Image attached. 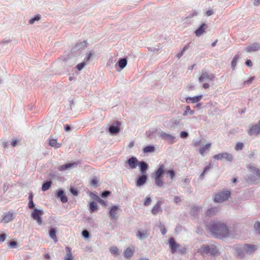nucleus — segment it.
Here are the masks:
<instances>
[{
    "instance_id": "47",
    "label": "nucleus",
    "mask_w": 260,
    "mask_h": 260,
    "mask_svg": "<svg viewBox=\"0 0 260 260\" xmlns=\"http://www.w3.org/2000/svg\"><path fill=\"white\" fill-rule=\"evenodd\" d=\"M17 242L14 241H10L8 243V246L11 248H15L17 247Z\"/></svg>"
},
{
    "instance_id": "52",
    "label": "nucleus",
    "mask_w": 260,
    "mask_h": 260,
    "mask_svg": "<svg viewBox=\"0 0 260 260\" xmlns=\"http://www.w3.org/2000/svg\"><path fill=\"white\" fill-rule=\"evenodd\" d=\"M82 235L85 238H88L89 236V233L87 230H83L82 232Z\"/></svg>"
},
{
    "instance_id": "41",
    "label": "nucleus",
    "mask_w": 260,
    "mask_h": 260,
    "mask_svg": "<svg viewBox=\"0 0 260 260\" xmlns=\"http://www.w3.org/2000/svg\"><path fill=\"white\" fill-rule=\"evenodd\" d=\"M188 48H189V45H185L183 47L182 50L180 51V52L178 53L177 54V57L178 58H180L183 55V54H184V52L186 51L187 49H188Z\"/></svg>"
},
{
    "instance_id": "35",
    "label": "nucleus",
    "mask_w": 260,
    "mask_h": 260,
    "mask_svg": "<svg viewBox=\"0 0 260 260\" xmlns=\"http://www.w3.org/2000/svg\"><path fill=\"white\" fill-rule=\"evenodd\" d=\"M110 253L114 255H118L119 254L118 248L117 247H111L110 249Z\"/></svg>"
},
{
    "instance_id": "39",
    "label": "nucleus",
    "mask_w": 260,
    "mask_h": 260,
    "mask_svg": "<svg viewBox=\"0 0 260 260\" xmlns=\"http://www.w3.org/2000/svg\"><path fill=\"white\" fill-rule=\"evenodd\" d=\"M238 58H239V56L238 55H236L234 57V58L231 62V66H232V68L233 70L235 69L236 66V64H237V61H238Z\"/></svg>"
},
{
    "instance_id": "2",
    "label": "nucleus",
    "mask_w": 260,
    "mask_h": 260,
    "mask_svg": "<svg viewBox=\"0 0 260 260\" xmlns=\"http://www.w3.org/2000/svg\"><path fill=\"white\" fill-rule=\"evenodd\" d=\"M236 257L238 258H244L247 254L253 252L256 247L255 245L245 244L243 245H237L235 246Z\"/></svg>"
},
{
    "instance_id": "13",
    "label": "nucleus",
    "mask_w": 260,
    "mask_h": 260,
    "mask_svg": "<svg viewBox=\"0 0 260 260\" xmlns=\"http://www.w3.org/2000/svg\"><path fill=\"white\" fill-rule=\"evenodd\" d=\"M120 210V208L118 206L116 205L112 206L110 209L109 211V214L110 217L113 219H116L117 217L116 215L118 212Z\"/></svg>"
},
{
    "instance_id": "36",
    "label": "nucleus",
    "mask_w": 260,
    "mask_h": 260,
    "mask_svg": "<svg viewBox=\"0 0 260 260\" xmlns=\"http://www.w3.org/2000/svg\"><path fill=\"white\" fill-rule=\"evenodd\" d=\"M155 148L153 146H147L143 149L144 153L152 152L154 151Z\"/></svg>"
},
{
    "instance_id": "16",
    "label": "nucleus",
    "mask_w": 260,
    "mask_h": 260,
    "mask_svg": "<svg viewBox=\"0 0 260 260\" xmlns=\"http://www.w3.org/2000/svg\"><path fill=\"white\" fill-rule=\"evenodd\" d=\"M149 235L147 230L138 231L136 234V237L139 240H143L146 239Z\"/></svg>"
},
{
    "instance_id": "14",
    "label": "nucleus",
    "mask_w": 260,
    "mask_h": 260,
    "mask_svg": "<svg viewBox=\"0 0 260 260\" xmlns=\"http://www.w3.org/2000/svg\"><path fill=\"white\" fill-rule=\"evenodd\" d=\"M127 162L129 166V169H135L137 165L139 164V162L137 160V159L136 157H132L130 158H129Z\"/></svg>"
},
{
    "instance_id": "37",
    "label": "nucleus",
    "mask_w": 260,
    "mask_h": 260,
    "mask_svg": "<svg viewBox=\"0 0 260 260\" xmlns=\"http://www.w3.org/2000/svg\"><path fill=\"white\" fill-rule=\"evenodd\" d=\"M155 182L156 185L158 187H162L164 184V182L162 180L161 178L159 177H155Z\"/></svg>"
},
{
    "instance_id": "6",
    "label": "nucleus",
    "mask_w": 260,
    "mask_h": 260,
    "mask_svg": "<svg viewBox=\"0 0 260 260\" xmlns=\"http://www.w3.org/2000/svg\"><path fill=\"white\" fill-rule=\"evenodd\" d=\"M44 211L41 209H34V211L31 212V216L32 218L36 220L39 225L42 224V220L41 217L44 214Z\"/></svg>"
},
{
    "instance_id": "62",
    "label": "nucleus",
    "mask_w": 260,
    "mask_h": 260,
    "mask_svg": "<svg viewBox=\"0 0 260 260\" xmlns=\"http://www.w3.org/2000/svg\"><path fill=\"white\" fill-rule=\"evenodd\" d=\"M113 62L112 59H110L107 63V66L109 67L110 68H111L113 66Z\"/></svg>"
},
{
    "instance_id": "8",
    "label": "nucleus",
    "mask_w": 260,
    "mask_h": 260,
    "mask_svg": "<svg viewBox=\"0 0 260 260\" xmlns=\"http://www.w3.org/2000/svg\"><path fill=\"white\" fill-rule=\"evenodd\" d=\"M215 79V76L213 74H208L206 72H202L200 77L199 78V82H203L208 80L213 81Z\"/></svg>"
},
{
    "instance_id": "58",
    "label": "nucleus",
    "mask_w": 260,
    "mask_h": 260,
    "mask_svg": "<svg viewBox=\"0 0 260 260\" xmlns=\"http://www.w3.org/2000/svg\"><path fill=\"white\" fill-rule=\"evenodd\" d=\"M28 206L30 209H32L35 207V204L34 203L32 200L29 201Z\"/></svg>"
},
{
    "instance_id": "29",
    "label": "nucleus",
    "mask_w": 260,
    "mask_h": 260,
    "mask_svg": "<svg viewBox=\"0 0 260 260\" xmlns=\"http://www.w3.org/2000/svg\"><path fill=\"white\" fill-rule=\"evenodd\" d=\"M67 254L64 256V260H73V257L71 252V249L69 247H66Z\"/></svg>"
},
{
    "instance_id": "54",
    "label": "nucleus",
    "mask_w": 260,
    "mask_h": 260,
    "mask_svg": "<svg viewBox=\"0 0 260 260\" xmlns=\"http://www.w3.org/2000/svg\"><path fill=\"white\" fill-rule=\"evenodd\" d=\"M110 192L109 191H104L102 192L101 197L102 198H106L109 196Z\"/></svg>"
},
{
    "instance_id": "27",
    "label": "nucleus",
    "mask_w": 260,
    "mask_h": 260,
    "mask_svg": "<svg viewBox=\"0 0 260 260\" xmlns=\"http://www.w3.org/2000/svg\"><path fill=\"white\" fill-rule=\"evenodd\" d=\"M206 26L205 24H202L199 28H198L195 31V34L197 37L201 36L203 33L205 32V26Z\"/></svg>"
},
{
    "instance_id": "53",
    "label": "nucleus",
    "mask_w": 260,
    "mask_h": 260,
    "mask_svg": "<svg viewBox=\"0 0 260 260\" xmlns=\"http://www.w3.org/2000/svg\"><path fill=\"white\" fill-rule=\"evenodd\" d=\"M192 143V145L194 146H198L201 145V140H193Z\"/></svg>"
},
{
    "instance_id": "15",
    "label": "nucleus",
    "mask_w": 260,
    "mask_h": 260,
    "mask_svg": "<svg viewBox=\"0 0 260 260\" xmlns=\"http://www.w3.org/2000/svg\"><path fill=\"white\" fill-rule=\"evenodd\" d=\"M13 213L8 212L3 215L1 221L7 223L11 221L13 219Z\"/></svg>"
},
{
    "instance_id": "55",
    "label": "nucleus",
    "mask_w": 260,
    "mask_h": 260,
    "mask_svg": "<svg viewBox=\"0 0 260 260\" xmlns=\"http://www.w3.org/2000/svg\"><path fill=\"white\" fill-rule=\"evenodd\" d=\"M6 237L7 236L5 234L0 235V243L4 242L6 240Z\"/></svg>"
},
{
    "instance_id": "5",
    "label": "nucleus",
    "mask_w": 260,
    "mask_h": 260,
    "mask_svg": "<svg viewBox=\"0 0 260 260\" xmlns=\"http://www.w3.org/2000/svg\"><path fill=\"white\" fill-rule=\"evenodd\" d=\"M213 157L214 159L218 160L224 159L228 161H232L233 159L232 154L226 152L219 153L214 155Z\"/></svg>"
},
{
    "instance_id": "10",
    "label": "nucleus",
    "mask_w": 260,
    "mask_h": 260,
    "mask_svg": "<svg viewBox=\"0 0 260 260\" xmlns=\"http://www.w3.org/2000/svg\"><path fill=\"white\" fill-rule=\"evenodd\" d=\"M169 246L171 248V251L174 253L178 249L180 245L177 243L173 238H171L169 241Z\"/></svg>"
},
{
    "instance_id": "22",
    "label": "nucleus",
    "mask_w": 260,
    "mask_h": 260,
    "mask_svg": "<svg viewBox=\"0 0 260 260\" xmlns=\"http://www.w3.org/2000/svg\"><path fill=\"white\" fill-rule=\"evenodd\" d=\"M49 235L51 239H52L55 243L57 242V238L56 237V231L54 228H50L49 231Z\"/></svg>"
},
{
    "instance_id": "42",
    "label": "nucleus",
    "mask_w": 260,
    "mask_h": 260,
    "mask_svg": "<svg viewBox=\"0 0 260 260\" xmlns=\"http://www.w3.org/2000/svg\"><path fill=\"white\" fill-rule=\"evenodd\" d=\"M188 112L190 115H192L194 114V111L190 110V107L189 106H187L185 107V110L183 113L184 116H187L188 115Z\"/></svg>"
},
{
    "instance_id": "43",
    "label": "nucleus",
    "mask_w": 260,
    "mask_h": 260,
    "mask_svg": "<svg viewBox=\"0 0 260 260\" xmlns=\"http://www.w3.org/2000/svg\"><path fill=\"white\" fill-rule=\"evenodd\" d=\"M244 144L242 142H238L235 145V149L236 151H240L243 149Z\"/></svg>"
},
{
    "instance_id": "44",
    "label": "nucleus",
    "mask_w": 260,
    "mask_h": 260,
    "mask_svg": "<svg viewBox=\"0 0 260 260\" xmlns=\"http://www.w3.org/2000/svg\"><path fill=\"white\" fill-rule=\"evenodd\" d=\"M87 43L86 42V41H83V42L81 43L80 44H78V45H76L73 49V51L74 52L76 50H78V49H80L81 48H80V46L82 45V46H84L85 47L87 46Z\"/></svg>"
},
{
    "instance_id": "59",
    "label": "nucleus",
    "mask_w": 260,
    "mask_h": 260,
    "mask_svg": "<svg viewBox=\"0 0 260 260\" xmlns=\"http://www.w3.org/2000/svg\"><path fill=\"white\" fill-rule=\"evenodd\" d=\"M211 166H212V165H211V163H209V164L206 166L205 168H204V172L206 173L207 172L209 171L210 169V168H211Z\"/></svg>"
},
{
    "instance_id": "1",
    "label": "nucleus",
    "mask_w": 260,
    "mask_h": 260,
    "mask_svg": "<svg viewBox=\"0 0 260 260\" xmlns=\"http://www.w3.org/2000/svg\"><path fill=\"white\" fill-rule=\"evenodd\" d=\"M210 231L212 234L218 239L228 237L229 234V229L226 225L219 221L212 223L210 226Z\"/></svg>"
},
{
    "instance_id": "40",
    "label": "nucleus",
    "mask_w": 260,
    "mask_h": 260,
    "mask_svg": "<svg viewBox=\"0 0 260 260\" xmlns=\"http://www.w3.org/2000/svg\"><path fill=\"white\" fill-rule=\"evenodd\" d=\"M49 145L52 147L58 148L60 146L59 144L57 143L56 140L51 139L49 141Z\"/></svg>"
},
{
    "instance_id": "26",
    "label": "nucleus",
    "mask_w": 260,
    "mask_h": 260,
    "mask_svg": "<svg viewBox=\"0 0 260 260\" xmlns=\"http://www.w3.org/2000/svg\"><path fill=\"white\" fill-rule=\"evenodd\" d=\"M139 164L141 174H145L146 173V170L148 169V165L144 161L140 162H139Z\"/></svg>"
},
{
    "instance_id": "63",
    "label": "nucleus",
    "mask_w": 260,
    "mask_h": 260,
    "mask_svg": "<svg viewBox=\"0 0 260 260\" xmlns=\"http://www.w3.org/2000/svg\"><path fill=\"white\" fill-rule=\"evenodd\" d=\"M186 249L185 247H183L181 249L178 248V251L181 254H183L186 252Z\"/></svg>"
},
{
    "instance_id": "61",
    "label": "nucleus",
    "mask_w": 260,
    "mask_h": 260,
    "mask_svg": "<svg viewBox=\"0 0 260 260\" xmlns=\"http://www.w3.org/2000/svg\"><path fill=\"white\" fill-rule=\"evenodd\" d=\"M254 77L250 78L248 80H247L244 82V84H250L251 83V82L253 81V80L254 79Z\"/></svg>"
},
{
    "instance_id": "4",
    "label": "nucleus",
    "mask_w": 260,
    "mask_h": 260,
    "mask_svg": "<svg viewBox=\"0 0 260 260\" xmlns=\"http://www.w3.org/2000/svg\"><path fill=\"white\" fill-rule=\"evenodd\" d=\"M231 192L229 190L221 191L216 193L214 198V201L216 203H221L227 200L230 197Z\"/></svg>"
},
{
    "instance_id": "45",
    "label": "nucleus",
    "mask_w": 260,
    "mask_h": 260,
    "mask_svg": "<svg viewBox=\"0 0 260 260\" xmlns=\"http://www.w3.org/2000/svg\"><path fill=\"white\" fill-rule=\"evenodd\" d=\"M159 228L160 229V231L162 235H165L167 233V230L165 225L161 223H160V225H159Z\"/></svg>"
},
{
    "instance_id": "3",
    "label": "nucleus",
    "mask_w": 260,
    "mask_h": 260,
    "mask_svg": "<svg viewBox=\"0 0 260 260\" xmlns=\"http://www.w3.org/2000/svg\"><path fill=\"white\" fill-rule=\"evenodd\" d=\"M156 133L157 136L170 143L172 144L175 142V137L172 134L166 133L161 129L156 131Z\"/></svg>"
},
{
    "instance_id": "23",
    "label": "nucleus",
    "mask_w": 260,
    "mask_h": 260,
    "mask_svg": "<svg viewBox=\"0 0 260 260\" xmlns=\"http://www.w3.org/2000/svg\"><path fill=\"white\" fill-rule=\"evenodd\" d=\"M165 172V166L163 165H161L159 166L158 169L155 172V177L161 178L162 175Z\"/></svg>"
},
{
    "instance_id": "46",
    "label": "nucleus",
    "mask_w": 260,
    "mask_h": 260,
    "mask_svg": "<svg viewBox=\"0 0 260 260\" xmlns=\"http://www.w3.org/2000/svg\"><path fill=\"white\" fill-rule=\"evenodd\" d=\"M86 65V62L85 61H83L80 63H79L77 65L76 68L78 69V71H81L84 67Z\"/></svg>"
},
{
    "instance_id": "20",
    "label": "nucleus",
    "mask_w": 260,
    "mask_h": 260,
    "mask_svg": "<svg viewBox=\"0 0 260 260\" xmlns=\"http://www.w3.org/2000/svg\"><path fill=\"white\" fill-rule=\"evenodd\" d=\"M147 178V177L146 174H142L137 180L136 186L139 187L144 185L146 182Z\"/></svg>"
},
{
    "instance_id": "34",
    "label": "nucleus",
    "mask_w": 260,
    "mask_h": 260,
    "mask_svg": "<svg viewBox=\"0 0 260 260\" xmlns=\"http://www.w3.org/2000/svg\"><path fill=\"white\" fill-rule=\"evenodd\" d=\"M98 210V206L94 202H92L89 205V211L91 213L94 212Z\"/></svg>"
},
{
    "instance_id": "48",
    "label": "nucleus",
    "mask_w": 260,
    "mask_h": 260,
    "mask_svg": "<svg viewBox=\"0 0 260 260\" xmlns=\"http://www.w3.org/2000/svg\"><path fill=\"white\" fill-rule=\"evenodd\" d=\"M254 229H255L256 231L260 234V222L258 221L254 223Z\"/></svg>"
},
{
    "instance_id": "50",
    "label": "nucleus",
    "mask_w": 260,
    "mask_h": 260,
    "mask_svg": "<svg viewBox=\"0 0 260 260\" xmlns=\"http://www.w3.org/2000/svg\"><path fill=\"white\" fill-rule=\"evenodd\" d=\"M180 137L182 139H185L188 136V133L185 131H182L180 134Z\"/></svg>"
},
{
    "instance_id": "30",
    "label": "nucleus",
    "mask_w": 260,
    "mask_h": 260,
    "mask_svg": "<svg viewBox=\"0 0 260 260\" xmlns=\"http://www.w3.org/2000/svg\"><path fill=\"white\" fill-rule=\"evenodd\" d=\"M160 211V205L159 203H157L153 207L151 212L153 215H156Z\"/></svg>"
},
{
    "instance_id": "33",
    "label": "nucleus",
    "mask_w": 260,
    "mask_h": 260,
    "mask_svg": "<svg viewBox=\"0 0 260 260\" xmlns=\"http://www.w3.org/2000/svg\"><path fill=\"white\" fill-rule=\"evenodd\" d=\"M52 182L50 181H46L43 184L42 186V189L43 191H45L49 189L51 185Z\"/></svg>"
},
{
    "instance_id": "31",
    "label": "nucleus",
    "mask_w": 260,
    "mask_h": 260,
    "mask_svg": "<svg viewBox=\"0 0 260 260\" xmlns=\"http://www.w3.org/2000/svg\"><path fill=\"white\" fill-rule=\"evenodd\" d=\"M127 63V60L125 58L120 59L118 61V66L121 69H124L126 67Z\"/></svg>"
},
{
    "instance_id": "24",
    "label": "nucleus",
    "mask_w": 260,
    "mask_h": 260,
    "mask_svg": "<svg viewBox=\"0 0 260 260\" xmlns=\"http://www.w3.org/2000/svg\"><path fill=\"white\" fill-rule=\"evenodd\" d=\"M247 168L249 171L251 173L255 174L257 176L260 177V170L256 168L252 165H248Z\"/></svg>"
},
{
    "instance_id": "18",
    "label": "nucleus",
    "mask_w": 260,
    "mask_h": 260,
    "mask_svg": "<svg viewBox=\"0 0 260 260\" xmlns=\"http://www.w3.org/2000/svg\"><path fill=\"white\" fill-rule=\"evenodd\" d=\"M56 197L59 198L62 203H64L68 202V198L65 195L64 191L62 190H59L57 192Z\"/></svg>"
},
{
    "instance_id": "28",
    "label": "nucleus",
    "mask_w": 260,
    "mask_h": 260,
    "mask_svg": "<svg viewBox=\"0 0 260 260\" xmlns=\"http://www.w3.org/2000/svg\"><path fill=\"white\" fill-rule=\"evenodd\" d=\"M211 146V143H208L207 144H206L205 146H204L203 147L200 148L199 149V152L202 155H204L205 153L207 151H208L210 148Z\"/></svg>"
},
{
    "instance_id": "12",
    "label": "nucleus",
    "mask_w": 260,
    "mask_h": 260,
    "mask_svg": "<svg viewBox=\"0 0 260 260\" xmlns=\"http://www.w3.org/2000/svg\"><path fill=\"white\" fill-rule=\"evenodd\" d=\"M260 49V44L254 43L245 48V51L247 52L256 51Z\"/></svg>"
},
{
    "instance_id": "38",
    "label": "nucleus",
    "mask_w": 260,
    "mask_h": 260,
    "mask_svg": "<svg viewBox=\"0 0 260 260\" xmlns=\"http://www.w3.org/2000/svg\"><path fill=\"white\" fill-rule=\"evenodd\" d=\"M41 18V16L39 14H38L37 15H36L34 18L30 19L29 20V23L30 24H33L35 21H39Z\"/></svg>"
},
{
    "instance_id": "64",
    "label": "nucleus",
    "mask_w": 260,
    "mask_h": 260,
    "mask_svg": "<svg viewBox=\"0 0 260 260\" xmlns=\"http://www.w3.org/2000/svg\"><path fill=\"white\" fill-rule=\"evenodd\" d=\"M245 63L248 67H251L252 65V63L251 61L249 59L246 60Z\"/></svg>"
},
{
    "instance_id": "7",
    "label": "nucleus",
    "mask_w": 260,
    "mask_h": 260,
    "mask_svg": "<svg viewBox=\"0 0 260 260\" xmlns=\"http://www.w3.org/2000/svg\"><path fill=\"white\" fill-rule=\"evenodd\" d=\"M248 134L250 136H257L260 134V122L259 121L255 124L249 126V128L247 132Z\"/></svg>"
},
{
    "instance_id": "25",
    "label": "nucleus",
    "mask_w": 260,
    "mask_h": 260,
    "mask_svg": "<svg viewBox=\"0 0 260 260\" xmlns=\"http://www.w3.org/2000/svg\"><path fill=\"white\" fill-rule=\"evenodd\" d=\"M202 95L195 96L193 97H188L186 99V101L187 103L191 102L193 103H197L200 101L202 99Z\"/></svg>"
},
{
    "instance_id": "21",
    "label": "nucleus",
    "mask_w": 260,
    "mask_h": 260,
    "mask_svg": "<svg viewBox=\"0 0 260 260\" xmlns=\"http://www.w3.org/2000/svg\"><path fill=\"white\" fill-rule=\"evenodd\" d=\"M134 252V248L133 247L127 248L124 252V257L128 259L129 258L133 256Z\"/></svg>"
},
{
    "instance_id": "51",
    "label": "nucleus",
    "mask_w": 260,
    "mask_h": 260,
    "mask_svg": "<svg viewBox=\"0 0 260 260\" xmlns=\"http://www.w3.org/2000/svg\"><path fill=\"white\" fill-rule=\"evenodd\" d=\"M92 56V53L90 52L88 53L86 56L85 57L84 61L85 62H88L90 60L91 56Z\"/></svg>"
},
{
    "instance_id": "9",
    "label": "nucleus",
    "mask_w": 260,
    "mask_h": 260,
    "mask_svg": "<svg viewBox=\"0 0 260 260\" xmlns=\"http://www.w3.org/2000/svg\"><path fill=\"white\" fill-rule=\"evenodd\" d=\"M220 245L217 244L208 245L209 255H215L218 254Z\"/></svg>"
},
{
    "instance_id": "56",
    "label": "nucleus",
    "mask_w": 260,
    "mask_h": 260,
    "mask_svg": "<svg viewBox=\"0 0 260 260\" xmlns=\"http://www.w3.org/2000/svg\"><path fill=\"white\" fill-rule=\"evenodd\" d=\"M70 191L75 196H77L78 195V191L76 189L71 188Z\"/></svg>"
},
{
    "instance_id": "57",
    "label": "nucleus",
    "mask_w": 260,
    "mask_h": 260,
    "mask_svg": "<svg viewBox=\"0 0 260 260\" xmlns=\"http://www.w3.org/2000/svg\"><path fill=\"white\" fill-rule=\"evenodd\" d=\"M168 173L169 174L170 177L171 178V179H173L175 177V172L173 170H169L168 172Z\"/></svg>"
},
{
    "instance_id": "19",
    "label": "nucleus",
    "mask_w": 260,
    "mask_h": 260,
    "mask_svg": "<svg viewBox=\"0 0 260 260\" xmlns=\"http://www.w3.org/2000/svg\"><path fill=\"white\" fill-rule=\"evenodd\" d=\"M220 210L219 207H212L209 208L206 214L208 216H213L216 215Z\"/></svg>"
},
{
    "instance_id": "60",
    "label": "nucleus",
    "mask_w": 260,
    "mask_h": 260,
    "mask_svg": "<svg viewBox=\"0 0 260 260\" xmlns=\"http://www.w3.org/2000/svg\"><path fill=\"white\" fill-rule=\"evenodd\" d=\"M174 201L175 203H176V204H178L179 203H180L181 202V199L179 197L175 196Z\"/></svg>"
},
{
    "instance_id": "17",
    "label": "nucleus",
    "mask_w": 260,
    "mask_h": 260,
    "mask_svg": "<svg viewBox=\"0 0 260 260\" xmlns=\"http://www.w3.org/2000/svg\"><path fill=\"white\" fill-rule=\"evenodd\" d=\"M198 252L201 253L202 256L209 255L208 245L203 244L199 249Z\"/></svg>"
},
{
    "instance_id": "49",
    "label": "nucleus",
    "mask_w": 260,
    "mask_h": 260,
    "mask_svg": "<svg viewBox=\"0 0 260 260\" xmlns=\"http://www.w3.org/2000/svg\"><path fill=\"white\" fill-rule=\"evenodd\" d=\"M151 201H152V200H151V198L149 197H147L145 199V201L144 202V205L145 206H148L150 204V203H151Z\"/></svg>"
},
{
    "instance_id": "11",
    "label": "nucleus",
    "mask_w": 260,
    "mask_h": 260,
    "mask_svg": "<svg viewBox=\"0 0 260 260\" xmlns=\"http://www.w3.org/2000/svg\"><path fill=\"white\" fill-rule=\"evenodd\" d=\"M78 163L77 162H72L64 164L63 165H61L58 167V170L59 171H64L65 170H68L73 168H74L77 167Z\"/></svg>"
},
{
    "instance_id": "32",
    "label": "nucleus",
    "mask_w": 260,
    "mask_h": 260,
    "mask_svg": "<svg viewBox=\"0 0 260 260\" xmlns=\"http://www.w3.org/2000/svg\"><path fill=\"white\" fill-rule=\"evenodd\" d=\"M109 131L111 134H115L119 132V128L117 126L111 125L109 128Z\"/></svg>"
}]
</instances>
